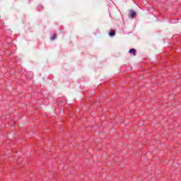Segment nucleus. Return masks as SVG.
Masks as SVG:
<instances>
[{"label":"nucleus","instance_id":"1","mask_svg":"<svg viewBox=\"0 0 181 181\" xmlns=\"http://www.w3.org/2000/svg\"><path fill=\"white\" fill-rule=\"evenodd\" d=\"M135 16H136V12H135L134 10H129V17L134 19Z\"/></svg>","mask_w":181,"mask_h":181},{"label":"nucleus","instance_id":"2","mask_svg":"<svg viewBox=\"0 0 181 181\" xmlns=\"http://www.w3.org/2000/svg\"><path fill=\"white\" fill-rule=\"evenodd\" d=\"M129 53L133 54V56H136V49L132 48L129 50Z\"/></svg>","mask_w":181,"mask_h":181},{"label":"nucleus","instance_id":"3","mask_svg":"<svg viewBox=\"0 0 181 181\" xmlns=\"http://www.w3.org/2000/svg\"><path fill=\"white\" fill-rule=\"evenodd\" d=\"M109 36L110 37H114V36H115V32L114 31V30H110V32H109Z\"/></svg>","mask_w":181,"mask_h":181},{"label":"nucleus","instance_id":"4","mask_svg":"<svg viewBox=\"0 0 181 181\" xmlns=\"http://www.w3.org/2000/svg\"><path fill=\"white\" fill-rule=\"evenodd\" d=\"M57 37V34L54 33V34L52 35V36H51L50 40H51L52 41L56 40Z\"/></svg>","mask_w":181,"mask_h":181},{"label":"nucleus","instance_id":"5","mask_svg":"<svg viewBox=\"0 0 181 181\" xmlns=\"http://www.w3.org/2000/svg\"><path fill=\"white\" fill-rule=\"evenodd\" d=\"M42 10H43V6L39 5V6H37V11H38V12H40V11H42Z\"/></svg>","mask_w":181,"mask_h":181}]
</instances>
